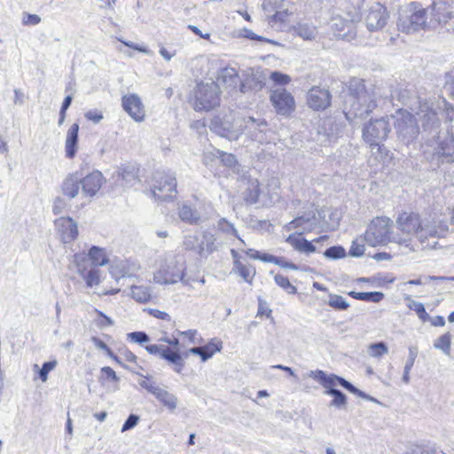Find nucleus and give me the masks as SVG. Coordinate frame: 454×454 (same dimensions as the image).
<instances>
[{
  "instance_id": "obj_1",
  "label": "nucleus",
  "mask_w": 454,
  "mask_h": 454,
  "mask_svg": "<svg viewBox=\"0 0 454 454\" xmlns=\"http://www.w3.org/2000/svg\"><path fill=\"white\" fill-rule=\"evenodd\" d=\"M395 226L396 231L392 237L393 243L403 247L405 254L416 251L414 237L424 245L429 238H440L446 231L434 219L422 218L418 213L406 211L398 214Z\"/></svg>"
},
{
  "instance_id": "obj_2",
  "label": "nucleus",
  "mask_w": 454,
  "mask_h": 454,
  "mask_svg": "<svg viewBox=\"0 0 454 454\" xmlns=\"http://www.w3.org/2000/svg\"><path fill=\"white\" fill-rule=\"evenodd\" d=\"M378 92L373 87L366 88L361 79L350 82L348 94L345 100L344 114L352 121L355 119H364L377 106Z\"/></svg>"
},
{
  "instance_id": "obj_3",
  "label": "nucleus",
  "mask_w": 454,
  "mask_h": 454,
  "mask_svg": "<svg viewBox=\"0 0 454 454\" xmlns=\"http://www.w3.org/2000/svg\"><path fill=\"white\" fill-rule=\"evenodd\" d=\"M430 8H424L419 3L412 2L403 7L397 20L398 30L412 34L420 30L435 28L439 25L438 18H430Z\"/></svg>"
},
{
  "instance_id": "obj_4",
  "label": "nucleus",
  "mask_w": 454,
  "mask_h": 454,
  "mask_svg": "<svg viewBox=\"0 0 454 454\" xmlns=\"http://www.w3.org/2000/svg\"><path fill=\"white\" fill-rule=\"evenodd\" d=\"M391 97L393 99L397 98L402 104L410 106L411 110L419 118L424 130L434 132L439 129L441 122L432 101L421 98H410L408 91L405 90L394 91Z\"/></svg>"
},
{
  "instance_id": "obj_5",
  "label": "nucleus",
  "mask_w": 454,
  "mask_h": 454,
  "mask_svg": "<svg viewBox=\"0 0 454 454\" xmlns=\"http://www.w3.org/2000/svg\"><path fill=\"white\" fill-rule=\"evenodd\" d=\"M210 130L215 134L226 137L229 140H237L244 133L243 118L233 113L223 116H215L209 125Z\"/></svg>"
},
{
  "instance_id": "obj_6",
  "label": "nucleus",
  "mask_w": 454,
  "mask_h": 454,
  "mask_svg": "<svg viewBox=\"0 0 454 454\" xmlns=\"http://www.w3.org/2000/svg\"><path fill=\"white\" fill-rule=\"evenodd\" d=\"M221 91L217 82L209 80L200 82L194 90L195 111H209L220 105Z\"/></svg>"
},
{
  "instance_id": "obj_7",
  "label": "nucleus",
  "mask_w": 454,
  "mask_h": 454,
  "mask_svg": "<svg viewBox=\"0 0 454 454\" xmlns=\"http://www.w3.org/2000/svg\"><path fill=\"white\" fill-rule=\"evenodd\" d=\"M394 222L388 217H376L368 226L364 240L371 247L393 243L395 231L391 230Z\"/></svg>"
},
{
  "instance_id": "obj_8",
  "label": "nucleus",
  "mask_w": 454,
  "mask_h": 454,
  "mask_svg": "<svg viewBox=\"0 0 454 454\" xmlns=\"http://www.w3.org/2000/svg\"><path fill=\"white\" fill-rule=\"evenodd\" d=\"M185 263L172 256L166 259L160 269L153 274L154 282L160 285H173L178 281L184 282Z\"/></svg>"
},
{
  "instance_id": "obj_9",
  "label": "nucleus",
  "mask_w": 454,
  "mask_h": 454,
  "mask_svg": "<svg viewBox=\"0 0 454 454\" xmlns=\"http://www.w3.org/2000/svg\"><path fill=\"white\" fill-rule=\"evenodd\" d=\"M425 153L437 156L442 162H453L454 137L448 132H437L426 143Z\"/></svg>"
},
{
  "instance_id": "obj_10",
  "label": "nucleus",
  "mask_w": 454,
  "mask_h": 454,
  "mask_svg": "<svg viewBox=\"0 0 454 454\" xmlns=\"http://www.w3.org/2000/svg\"><path fill=\"white\" fill-rule=\"evenodd\" d=\"M151 189L155 199L166 200L176 193V175L170 170H156L153 174Z\"/></svg>"
},
{
  "instance_id": "obj_11",
  "label": "nucleus",
  "mask_w": 454,
  "mask_h": 454,
  "mask_svg": "<svg viewBox=\"0 0 454 454\" xmlns=\"http://www.w3.org/2000/svg\"><path fill=\"white\" fill-rule=\"evenodd\" d=\"M183 245L186 250L193 251L200 256H207L217 249L216 238L209 231H204L200 236L187 235Z\"/></svg>"
},
{
  "instance_id": "obj_12",
  "label": "nucleus",
  "mask_w": 454,
  "mask_h": 454,
  "mask_svg": "<svg viewBox=\"0 0 454 454\" xmlns=\"http://www.w3.org/2000/svg\"><path fill=\"white\" fill-rule=\"evenodd\" d=\"M270 101L275 112L283 116H289L296 107L292 93L281 86H276L270 90Z\"/></svg>"
},
{
  "instance_id": "obj_13",
  "label": "nucleus",
  "mask_w": 454,
  "mask_h": 454,
  "mask_svg": "<svg viewBox=\"0 0 454 454\" xmlns=\"http://www.w3.org/2000/svg\"><path fill=\"white\" fill-rule=\"evenodd\" d=\"M395 129L398 138L409 144L419 134V126L414 116L408 112H399L395 121Z\"/></svg>"
},
{
  "instance_id": "obj_14",
  "label": "nucleus",
  "mask_w": 454,
  "mask_h": 454,
  "mask_svg": "<svg viewBox=\"0 0 454 454\" xmlns=\"http://www.w3.org/2000/svg\"><path fill=\"white\" fill-rule=\"evenodd\" d=\"M363 15L365 26L371 32L382 30L389 19L387 8L380 3H374Z\"/></svg>"
},
{
  "instance_id": "obj_15",
  "label": "nucleus",
  "mask_w": 454,
  "mask_h": 454,
  "mask_svg": "<svg viewBox=\"0 0 454 454\" xmlns=\"http://www.w3.org/2000/svg\"><path fill=\"white\" fill-rule=\"evenodd\" d=\"M390 126L385 118L371 121L363 129V138L369 145L381 143L387 137Z\"/></svg>"
},
{
  "instance_id": "obj_16",
  "label": "nucleus",
  "mask_w": 454,
  "mask_h": 454,
  "mask_svg": "<svg viewBox=\"0 0 454 454\" xmlns=\"http://www.w3.org/2000/svg\"><path fill=\"white\" fill-rule=\"evenodd\" d=\"M145 350L154 356L165 359L174 365V371L180 373L184 367V361L179 351H174L163 345L151 344L145 346Z\"/></svg>"
},
{
  "instance_id": "obj_17",
  "label": "nucleus",
  "mask_w": 454,
  "mask_h": 454,
  "mask_svg": "<svg viewBox=\"0 0 454 454\" xmlns=\"http://www.w3.org/2000/svg\"><path fill=\"white\" fill-rule=\"evenodd\" d=\"M331 93L328 90L320 87L311 88L307 94V104L315 111L325 110L331 105Z\"/></svg>"
},
{
  "instance_id": "obj_18",
  "label": "nucleus",
  "mask_w": 454,
  "mask_h": 454,
  "mask_svg": "<svg viewBox=\"0 0 454 454\" xmlns=\"http://www.w3.org/2000/svg\"><path fill=\"white\" fill-rule=\"evenodd\" d=\"M121 105L124 111L136 121H143L145 111L141 98L137 94H128L122 97Z\"/></svg>"
},
{
  "instance_id": "obj_19",
  "label": "nucleus",
  "mask_w": 454,
  "mask_h": 454,
  "mask_svg": "<svg viewBox=\"0 0 454 454\" xmlns=\"http://www.w3.org/2000/svg\"><path fill=\"white\" fill-rule=\"evenodd\" d=\"M105 179L101 172L96 170L81 178L82 194L93 197L101 188Z\"/></svg>"
},
{
  "instance_id": "obj_20",
  "label": "nucleus",
  "mask_w": 454,
  "mask_h": 454,
  "mask_svg": "<svg viewBox=\"0 0 454 454\" xmlns=\"http://www.w3.org/2000/svg\"><path fill=\"white\" fill-rule=\"evenodd\" d=\"M218 82L223 83L226 89H230L231 91L239 90L244 92V87L240 77L237 70L233 67H225L221 69L218 74Z\"/></svg>"
},
{
  "instance_id": "obj_21",
  "label": "nucleus",
  "mask_w": 454,
  "mask_h": 454,
  "mask_svg": "<svg viewBox=\"0 0 454 454\" xmlns=\"http://www.w3.org/2000/svg\"><path fill=\"white\" fill-rule=\"evenodd\" d=\"M56 223L64 243H70L78 236L77 223L71 217H62Z\"/></svg>"
},
{
  "instance_id": "obj_22",
  "label": "nucleus",
  "mask_w": 454,
  "mask_h": 454,
  "mask_svg": "<svg viewBox=\"0 0 454 454\" xmlns=\"http://www.w3.org/2000/svg\"><path fill=\"white\" fill-rule=\"evenodd\" d=\"M244 121V131L247 129L254 139L262 141V136L260 135L265 132L268 123L265 119L254 117L243 118Z\"/></svg>"
},
{
  "instance_id": "obj_23",
  "label": "nucleus",
  "mask_w": 454,
  "mask_h": 454,
  "mask_svg": "<svg viewBox=\"0 0 454 454\" xmlns=\"http://www.w3.org/2000/svg\"><path fill=\"white\" fill-rule=\"evenodd\" d=\"M318 223V220L314 213L305 214L298 216L289 223V229L301 228L302 232L313 231Z\"/></svg>"
},
{
  "instance_id": "obj_24",
  "label": "nucleus",
  "mask_w": 454,
  "mask_h": 454,
  "mask_svg": "<svg viewBox=\"0 0 454 454\" xmlns=\"http://www.w3.org/2000/svg\"><path fill=\"white\" fill-rule=\"evenodd\" d=\"M81 177L77 173L67 176L62 183L61 191L68 199H74L79 194Z\"/></svg>"
},
{
  "instance_id": "obj_25",
  "label": "nucleus",
  "mask_w": 454,
  "mask_h": 454,
  "mask_svg": "<svg viewBox=\"0 0 454 454\" xmlns=\"http://www.w3.org/2000/svg\"><path fill=\"white\" fill-rule=\"evenodd\" d=\"M78 132L79 124L74 123L71 125L67 133V138L65 143L66 156L69 159H73L77 151L78 145Z\"/></svg>"
},
{
  "instance_id": "obj_26",
  "label": "nucleus",
  "mask_w": 454,
  "mask_h": 454,
  "mask_svg": "<svg viewBox=\"0 0 454 454\" xmlns=\"http://www.w3.org/2000/svg\"><path fill=\"white\" fill-rule=\"evenodd\" d=\"M430 8V18H438L439 25L446 24L454 17L453 12L450 11L445 4H434L429 6Z\"/></svg>"
},
{
  "instance_id": "obj_27",
  "label": "nucleus",
  "mask_w": 454,
  "mask_h": 454,
  "mask_svg": "<svg viewBox=\"0 0 454 454\" xmlns=\"http://www.w3.org/2000/svg\"><path fill=\"white\" fill-rule=\"evenodd\" d=\"M261 191L259 182L256 179L249 180L247 187L243 192V198L247 203L255 204L260 201Z\"/></svg>"
},
{
  "instance_id": "obj_28",
  "label": "nucleus",
  "mask_w": 454,
  "mask_h": 454,
  "mask_svg": "<svg viewBox=\"0 0 454 454\" xmlns=\"http://www.w3.org/2000/svg\"><path fill=\"white\" fill-rule=\"evenodd\" d=\"M178 215L182 221L190 224H195L200 219L198 210L187 204H183L178 207Z\"/></svg>"
},
{
  "instance_id": "obj_29",
  "label": "nucleus",
  "mask_w": 454,
  "mask_h": 454,
  "mask_svg": "<svg viewBox=\"0 0 454 454\" xmlns=\"http://www.w3.org/2000/svg\"><path fill=\"white\" fill-rule=\"evenodd\" d=\"M164 406L170 411H175L177 407V398L173 394L169 393L164 388L160 389L154 395Z\"/></svg>"
},
{
  "instance_id": "obj_30",
  "label": "nucleus",
  "mask_w": 454,
  "mask_h": 454,
  "mask_svg": "<svg viewBox=\"0 0 454 454\" xmlns=\"http://www.w3.org/2000/svg\"><path fill=\"white\" fill-rule=\"evenodd\" d=\"M372 155L375 160L389 163L392 160V153L380 143L370 145Z\"/></svg>"
},
{
  "instance_id": "obj_31",
  "label": "nucleus",
  "mask_w": 454,
  "mask_h": 454,
  "mask_svg": "<svg viewBox=\"0 0 454 454\" xmlns=\"http://www.w3.org/2000/svg\"><path fill=\"white\" fill-rule=\"evenodd\" d=\"M331 26L337 35L344 36L346 35V30L349 32L353 27V20H345L340 16H336L332 19Z\"/></svg>"
},
{
  "instance_id": "obj_32",
  "label": "nucleus",
  "mask_w": 454,
  "mask_h": 454,
  "mask_svg": "<svg viewBox=\"0 0 454 454\" xmlns=\"http://www.w3.org/2000/svg\"><path fill=\"white\" fill-rule=\"evenodd\" d=\"M137 171L135 168H122L117 172V181L121 182L122 185H132L137 181Z\"/></svg>"
},
{
  "instance_id": "obj_33",
  "label": "nucleus",
  "mask_w": 454,
  "mask_h": 454,
  "mask_svg": "<svg viewBox=\"0 0 454 454\" xmlns=\"http://www.w3.org/2000/svg\"><path fill=\"white\" fill-rule=\"evenodd\" d=\"M294 33L304 40H312L317 35L315 26L307 23H299L294 27Z\"/></svg>"
},
{
  "instance_id": "obj_34",
  "label": "nucleus",
  "mask_w": 454,
  "mask_h": 454,
  "mask_svg": "<svg viewBox=\"0 0 454 454\" xmlns=\"http://www.w3.org/2000/svg\"><path fill=\"white\" fill-rule=\"evenodd\" d=\"M137 269V267L136 264H133L132 269L130 270L129 267H127V262H121L111 266L110 273L114 278L117 279L126 276H130L131 273Z\"/></svg>"
},
{
  "instance_id": "obj_35",
  "label": "nucleus",
  "mask_w": 454,
  "mask_h": 454,
  "mask_svg": "<svg viewBox=\"0 0 454 454\" xmlns=\"http://www.w3.org/2000/svg\"><path fill=\"white\" fill-rule=\"evenodd\" d=\"M348 295L356 300L372 301V302H380L384 297V294L381 292L357 293L355 291H351L348 293Z\"/></svg>"
},
{
  "instance_id": "obj_36",
  "label": "nucleus",
  "mask_w": 454,
  "mask_h": 454,
  "mask_svg": "<svg viewBox=\"0 0 454 454\" xmlns=\"http://www.w3.org/2000/svg\"><path fill=\"white\" fill-rule=\"evenodd\" d=\"M452 335L447 332L439 336L434 342V348L441 350L446 356L450 355Z\"/></svg>"
},
{
  "instance_id": "obj_37",
  "label": "nucleus",
  "mask_w": 454,
  "mask_h": 454,
  "mask_svg": "<svg viewBox=\"0 0 454 454\" xmlns=\"http://www.w3.org/2000/svg\"><path fill=\"white\" fill-rule=\"evenodd\" d=\"M287 240L293 245V247L296 250H298L300 252L309 254V253H313L316 251L315 246L311 242L308 241L305 239H302V238L293 239L292 237H289Z\"/></svg>"
},
{
  "instance_id": "obj_38",
  "label": "nucleus",
  "mask_w": 454,
  "mask_h": 454,
  "mask_svg": "<svg viewBox=\"0 0 454 454\" xmlns=\"http://www.w3.org/2000/svg\"><path fill=\"white\" fill-rule=\"evenodd\" d=\"M325 395H332L333 399L330 403V406L338 408V409H345L347 406V396L340 390H331L325 391Z\"/></svg>"
},
{
  "instance_id": "obj_39",
  "label": "nucleus",
  "mask_w": 454,
  "mask_h": 454,
  "mask_svg": "<svg viewBox=\"0 0 454 454\" xmlns=\"http://www.w3.org/2000/svg\"><path fill=\"white\" fill-rule=\"evenodd\" d=\"M88 257L95 266H103L107 263L104 250L98 247H92L90 249Z\"/></svg>"
},
{
  "instance_id": "obj_40",
  "label": "nucleus",
  "mask_w": 454,
  "mask_h": 454,
  "mask_svg": "<svg viewBox=\"0 0 454 454\" xmlns=\"http://www.w3.org/2000/svg\"><path fill=\"white\" fill-rule=\"evenodd\" d=\"M131 296L141 303L147 302L151 299L150 289L147 286H132Z\"/></svg>"
},
{
  "instance_id": "obj_41",
  "label": "nucleus",
  "mask_w": 454,
  "mask_h": 454,
  "mask_svg": "<svg viewBox=\"0 0 454 454\" xmlns=\"http://www.w3.org/2000/svg\"><path fill=\"white\" fill-rule=\"evenodd\" d=\"M202 348H203L202 361L206 362L209 358H211L215 352L221 351L222 341L217 340H213L212 341L208 342L207 345L202 346Z\"/></svg>"
},
{
  "instance_id": "obj_42",
  "label": "nucleus",
  "mask_w": 454,
  "mask_h": 454,
  "mask_svg": "<svg viewBox=\"0 0 454 454\" xmlns=\"http://www.w3.org/2000/svg\"><path fill=\"white\" fill-rule=\"evenodd\" d=\"M328 305L337 310H346L349 303L341 296L335 294H329Z\"/></svg>"
},
{
  "instance_id": "obj_43",
  "label": "nucleus",
  "mask_w": 454,
  "mask_h": 454,
  "mask_svg": "<svg viewBox=\"0 0 454 454\" xmlns=\"http://www.w3.org/2000/svg\"><path fill=\"white\" fill-rule=\"evenodd\" d=\"M234 267L245 281L251 282L249 278L255 274L254 268L243 264L239 260H236V262H234Z\"/></svg>"
},
{
  "instance_id": "obj_44",
  "label": "nucleus",
  "mask_w": 454,
  "mask_h": 454,
  "mask_svg": "<svg viewBox=\"0 0 454 454\" xmlns=\"http://www.w3.org/2000/svg\"><path fill=\"white\" fill-rule=\"evenodd\" d=\"M217 226L221 231L236 237L242 244L245 243L244 240L240 239V237L239 236L238 231L234 227V225L231 223L228 222L225 218H221L218 221Z\"/></svg>"
},
{
  "instance_id": "obj_45",
  "label": "nucleus",
  "mask_w": 454,
  "mask_h": 454,
  "mask_svg": "<svg viewBox=\"0 0 454 454\" xmlns=\"http://www.w3.org/2000/svg\"><path fill=\"white\" fill-rule=\"evenodd\" d=\"M274 280L279 287L286 290L288 294H296L297 288L290 283L289 279L286 277L280 274H277L274 277Z\"/></svg>"
},
{
  "instance_id": "obj_46",
  "label": "nucleus",
  "mask_w": 454,
  "mask_h": 454,
  "mask_svg": "<svg viewBox=\"0 0 454 454\" xmlns=\"http://www.w3.org/2000/svg\"><path fill=\"white\" fill-rule=\"evenodd\" d=\"M387 352L388 348L384 342L372 343L368 347V353L372 357H380Z\"/></svg>"
},
{
  "instance_id": "obj_47",
  "label": "nucleus",
  "mask_w": 454,
  "mask_h": 454,
  "mask_svg": "<svg viewBox=\"0 0 454 454\" xmlns=\"http://www.w3.org/2000/svg\"><path fill=\"white\" fill-rule=\"evenodd\" d=\"M324 255L330 259H340L346 256V251L345 249L340 246H333L329 248H327Z\"/></svg>"
},
{
  "instance_id": "obj_48",
  "label": "nucleus",
  "mask_w": 454,
  "mask_h": 454,
  "mask_svg": "<svg viewBox=\"0 0 454 454\" xmlns=\"http://www.w3.org/2000/svg\"><path fill=\"white\" fill-rule=\"evenodd\" d=\"M127 339L134 343L143 345L150 341L149 335L145 332H132L127 334Z\"/></svg>"
},
{
  "instance_id": "obj_49",
  "label": "nucleus",
  "mask_w": 454,
  "mask_h": 454,
  "mask_svg": "<svg viewBox=\"0 0 454 454\" xmlns=\"http://www.w3.org/2000/svg\"><path fill=\"white\" fill-rule=\"evenodd\" d=\"M408 307L414 310L421 320L427 321L429 318V315L427 313L425 307L421 302L411 300Z\"/></svg>"
},
{
  "instance_id": "obj_50",
  "label": "nucleus",
  "mask_w": 454,
  "mask_h": 454,
  "mask_svg": "<svg viewBox=\"0 0 454 454\" xmlns=\"http://www.w3.org/2000/svg\"><path fill=\"white\" fill-rule=\"evenodd\" d=\"M58 364L57 360L45 362L43 364L42 368L39 371V378L43 382L48 380V373L52 371Z\"/></svg>"
},
{
  "instance_id": "obj_51",
  "label": "nucleus",
  "mask_w": 454,
  "mask_h": 454,
  "mask_svg": "<svg viewBox=\"0 0 454 454\" xmlns=\"http://www.w3.org/2000/svg\"><path fill=\"white\" fill-rule=\"evenodd\" d=\"M216 156L221 158V160L223 163V165L229 168H235L237 165L236 157L231 153H227L220 150H217Z\"/></svg>"
},
{
  "instance_id": "obj_52",
  "label": "nucleus",
  "mask_w": 454,
  "mask_h": 454,
  "mask_svg": "<svg viewBox=\"0 0 454 454\" xmlns=\"http://www.w3.org/2000/svg\"><path fill=\"white\" fill-rule=\"evenodd\" d=\"M340 380V376H337L335 374H329L322 387L325 388V391H331V390H338L336 387L338 386Z\"/></svg>"
},
{
  "instance_id": "obj_53",
  "label": "nucleus",
  "mask_w": 454,
  "mask_h": 454,
  "mask_svg": "<svg viewBox=\"0 0 454 454\" xmlns=\"http://www.w3.org/2000/svg\"><path fill=\"white\" fill-rule=\"evenodd\" d=\"M270 79L277 84V85H285L290 82L291 78L285 74H282L280 72H272L270 74Z\"/></svg>"
},
{
  "instance_id": "obj_54",
  "label": "nucleus",
  "mask_w": 454,
  "mask_h": 454,
  "mask_svg": "<svg viewBox=\"0 0 454 454\" xmlns=\"http://www.w3.org/2000/svg\"><path fill=\"white\" fill-rule=\"evenodd\" d=\"M349 255L354 257H360L364 254V246L359 243L358 240H354L348 252Z\"/></svg>"
},
{
  "instance_id": "obj_55",
  "label": "nucleus",
  "mask_w": 454,
  "mask_h": 454,
  "mask_svg": "<svg viewBox=\"0 0 454 454\" xmlns=\"http://www.w3.org/2000/svg\"><path fill=\"white\" fill-rule=\"evenodd\" d=\"M84 116L95 124L99 123L104 118L103 114L98 110H90L85 113Z\"/></svg>"
},
{
  "instance_id": "obj_56",
  "label": "nucleus",
  "mask_w": 454,
  "mask_h": 454,
  "mask_svg": "<svg viewBox=\"0 0 454 454\" xmlns=\"http://www.w3.org/2000/svg\"><path fill=\"white\" fill-rule=\"evenodd\" d=\"M418 356V348L416 347H410L409 348V356L406 360L404 368L411 370V368L414 365L416 357Z\"/></svg>"
},
{
  "instance_id": "obj_57",
  "label": "nucleus",
  "mask_w": 454,
  "mask_h": 454,
  "mask_svg": "<svg viewBox=\"0 0 454 454\" xmlns=\"http://www.w3.org/2000/svg\"><path fill=\"white\" fill-rule=\"evenodd\" d=\"M67 206L64 199L57 197L53 201L52 211L55 215H59L64 211Z\"/></svg>"
},
{
  "instance_id": "obj_58",
  "label": "nucleus",
  "mask_w": 454,
  "mask_h": 454,
  "mask_svg": "<svg viewBox=\"0 0 454 454\" xmlns=\"http://www.w3.org/2000/svg\"><path fill=\"white\" fill-rule=\"evenodd\" d=\"M138 420H139L138 416L130 414L128 417V419H126V421L124 422V424L121 427V432H125V431L129 430V429L133 428L134 427H136L137 424L138 423Z\"/></svg>"
},
{
  "instance_id": "obj_59",
  "label": "nucleus",
  "mask_w": 454,
  "mask_h": 454,
  "mask_svg": "<svg viewBox=\"0 0 454 454\" xmlns=\"http://www.w3.org/2000/svg\"><path fill=\"white\" fill-rule=\"evenodd\" d=\"M86 282L89 286L98 285L99 283L98 270L95 269L90 270L86 277Z\"/></svg>"
},
{
  "instance_id": "obj_60",
  "label": "nucleus",
  "mask_w": 454,
  "mask_h": 454,
  "mask_svg": "<svg viewBox=\"0 0 454 454\" xmlns=\"http://www.w3.org/2000/svg\"><path fill=\"white\" fill-rule=\"evenodd\" d=\"M88 260L89 257L85 254H75L74 255V262L77 265L79 271L85 269L84 262Z\"/></svg>"
},
{
  "instance_id": "obj_61",
  "label": "nucleus",
  "mask_w": 454,
  "mask_h": 454,
  "mask_svg": "<svg viewBox=\"0 0 454 454\" xmlns=\"http://www.w3.org/2000/svg\"><path fill=\"white\" fill-rule=\"evenodd\" d=\"M149 313L153 317L159 318V319H162V320H166V321L171 320V317L165 311H161V310H159L156 309H152L149 310Z\"/></svg>"
},
{
  "instance_id": "obj_62",
  "label": "nucleus",
  "mask_w": 454,
  "mask_h": 454,
  "mask_svg": "<svg viewBox=\"0 0 454 454\" xmlns=\"http://www.w3.org/2000/svg\"><path fill=\"white\" fill-rule=\"evenodd\" d=\"M328 375L329 374H326L322 370H317V371H312L310 372L309 376L312 377L314 380H317L321 384V386H322Z\"/></svg>"
},
{
  "instance_id": "obj_63",
  "label": "nucleus",
  "mask_w": 454,
  "mask_h": 454,
  "mask_svg": "<svg viewBox=\"0 0 454 454\" xmlns=\"http://www.w3.org/2000/svg\"><path fill=\"white\" fill-rule=\"evenodd\" d=\"M139 385L143 388H145L148 392L152 393L153 395H155V393H157V391L160 389V387L154 386L147 380H141Z\"/></svg>"
},
{
  "instance_id": "obj_64",
  "label": "nucleus",
  "mask_w": 454,
  "mask_h": 454,
  "mask_svg": "<svg viewBox=\"0 0 454 454\" xmlns=\"http://www.w3.org/2000/svg\"><path fill=\"white\" fill-rule=\"evenodd\" d=\"M102 372L113 381H118L119 378L117 377L115 372L109 366H105L101 369Z\"/></svg>"
}]
</instances>
